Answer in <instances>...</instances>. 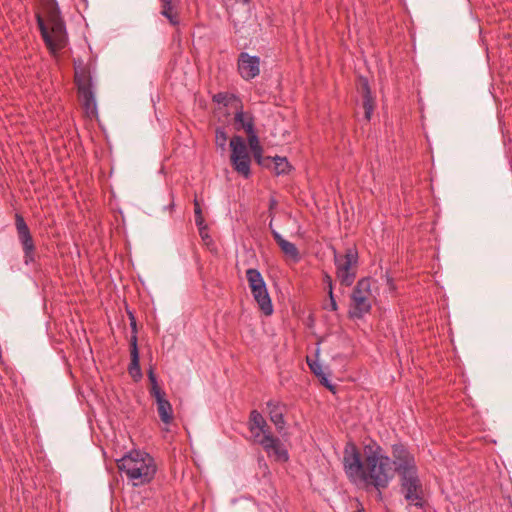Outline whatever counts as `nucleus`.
Returning <instances> with one entry per match:
<instances>
[{"label": "nucleus", "instance_id": "34", "mask_svg": "<svg viewBox=\"0 0 512 512\" xmlns=\"http://www.w3.org/2000/svg\"><path fill=\"white\" fill-rule=\"evenodd\" d=\"M328 295H329V300H330L329 308L332 311H336L338 309V305H337V302L335 300L334 293L331 292V294H328Z\"/></svg>", "mask_w": 512, "mask_h": 512}, {"label": "nucleus", "instance_id": "1", "mask_svg": "<svg viewBox=\"0 0 512 512\" xmlns=\"http://www.w3.org/2000/svg\"><path fill=\"white\" fill-rule=\"evenodd\" d=\"M343 467L351 481H362L378 491L386 489L394 478L392 460L376 442L364 446L363 457L355 444L348 443L344 449Z\"/></svg>", "mask_w": 512, "mask_h": 512}, {"label": "nucleus", "instance_id": "28", "mask_svg": "<svg viewBox=\"0 0 512 512\" xmlns=\"http://www.w3.org/2000/svg\"><path fill=\"white\" fill-rule=\"evenodd\" d=\"M193 202L196 226H203L206 223L202 215V209L200 207L199 201L197 200V198H195Z\"/></svg>", "mask_w": 512, "mask_h": 512}, {"label": "nucleus", "instance_id": "8", "mask_svg": "<svg viewBox=\"0 0 512 512\" xmlns=\"http://www.w3.org/2000/svg\"><path fill=\"white\" fill-rule=\"evenodd\" d=\"M400 489L410 506L423 509L426 506L424 489L418 471L400 476Z\"/></svg>", "mask_w": 512, "mask_h": 512}, {"label": "nucleus", "instance_id": "16", "mask_svg": "<svg viewBox=\"0 0 512 512\" xmlns=\"http://www.w3.org/2000/svg\"><path fill=\"white\" fill-rule=\"evenodd\" d=\"M247 128H248V144H249V147L253 153V156L256 160V162L263 166V167H268V164H267V161H270L271 160V157H263L262 156V147L260 145V142H259V139H258V136L256 134V131L255 130H251V126L250 125H247Z\"/></svg>", "mask_w": 512, "mask_h": 512}, {"label": "nucleus", "instance_id": "7", "mask_svg": "<svg viewBox=\"0 0 512 512\" xmlns=\"http://www.w3.org/2000/svg\"><path fill=\"white\" fill-rule=\"evenodd\" d=\"M75 83L86 115L91 118L95 117L97 115V104L93 91L92 78L86 68H75Z\"/></svg>", "mask_w": 512, "mask_h": 512}, {"label": "nucleus", "instance_id": "15", "mask_svg": "<svg viewBox=\"0 0 512 512\" xmlns=\"http://www.w3.org/2000/svg\"><path fill=\"white\" fill-rule=\"evenodd\" d=\"M130 357L131 361L128 367V372L135 381H138L142 378V371L140 368L137 338L135 336H131L130 338Z\"/></svg>", "mask_w": 512, "mask_h": 512}, {"label": "nucleus", "instance_id": "20", "mask_svg": "<svg viewBox=\"0 0 512 512\" xmlns=\"http://www.w3.org/2000/svg\"><path fill=\"white\" fill-rule=\"evenodd\" d=\"M234 122L236 129H243L246 134H248L247 125L251 126V130H255L253 116L248 112H244L243 110H239L235 113Z\"/></svg>", "mask_w": 512, "mask_h": 512}, {"label": "nucleus", "instance_id": "35", "mask_svg": "<svg viewBox=\"0 0 512 512\" xmlns=\"http://www.w3.org/2000/svg\"><path fill=\"white\" fill-rule=\"evenodd\" d=\"M277 204H278V202L274 197L270 198V200H269V216H274L273 210L276 208Z\"/></svg>", "mask_w": 512, "mask_h": 512}, {"label": "nucleus", "instance_id": "26", "mask_svg": "<svg viewBox=\"0 0 512 512\" xmlns=\"http://www.w3.org/2000/svg\"><path fill=\"white\" fill-rule=\"evenodd\" d=\"M228 135L223 127H217L215 130V144L222 151L226 149Z\"/></svg>", "mask_w": 512, "mask_h": 512}, {"label": "nucleus", "instance_id": "3", "mask_svg": "<svg viewBox=\"0 0 512 512\" xmlns=\"http://www.w3.org/2000/svg\"><path fill=\"white\" fill-rule=\"evenodd\" d=\"M117 467L124 473L133 486L145 485L154 478L156 465L146 452L134 450L117 460Z\"/></svg>", "mask_w": 512, "mask_h": 512}, {"label": "nucleus", "instance_id": "37", "mask_svg": "<svg viewBox=\"0 0 512 512\" xmlns=\"http://www.w3.org/2000/svg\"><path fill=\"white\" fill-rule=\"evenodd\" d=\"M360 507L355 512H364V509L362 505H359Z\"/></svg>", "mask_w": 512, "mask_h": 512}, {"label": "nucleus", "instance_id": "36", "mask_svg": "<svg viewBox=\"0 0 512 512\" xmlns=\"http://www.w3.org/2000/svg\"><path fill=\"white\" fill-rule=\"evenodd\" d=\"M271 219H270V222H269V229L270 231L272 232L274 229V225H273V220H274V216H270Z\"/></svg>", "mask_w": 512, "mask_h": 512}, {"label": "nucleus", "instance_id": "27", "mask_svg": "<svg viewBox=\"0 0 512 512\" xmlns=\"http://www.w3.org/2000/svg\"><path fill=\"white\" fill-rule=\"evenodd\" d=\"M236 97L233 94L227 93V92H219L215 95H213V102L217 104H222L224 106H228L232 100H234Z\"/></svg>", "mask_w": 512, "mask_h": 512}, {"label": "nucleus", "instance_id": "24", "mask_svg": "<svg viewBox=\"0 0 512 512\" xmlns=\"http://www.w3.org/2000/svg\"><path fill=\"white\" fill-rule=\"evenodd\" d=\"M148 379L150 381L151 387H150V395L154 398L156 396H160L164 394L165 392L160 388L158 385L156 374L153 370V368H150L148 371Z\"/></svg>", "mask_w": 512, "mask_h": 512}, {"label": "nucleus", "instance_id": "18", "mask_svg": "<svg viewBox=\"0 0 512 512\" xmlns=\"http://www.w3.org/2000/svg\"><path fill=\"white\" fill-rule=\"evenodd\" d=\"M272 236L275 242L278 244L281 251L294 262L300 260V253L296 245L288 240L284 239L277 230L272 231Z\"/></svg>", "mask_w": 512, "mask_h": 512}, {"label": "nucleus", "instance_id": "6", "mask_svg": "<svg viewBox=\"0 0 512 512\" xmlns=\"http://www.w3.org/2000/svg\"><path fill=\"white\" fill-rule=\"evenodd\" d=\"M334 264L336 267V277L341 285L351 286L357 276L358 251L355 247H349L345 253L341 254L333 249Z\"/></svg>", "mask_w": 512, "mask_h": 512}, {"label": "nucleus", "instance_id": "10", "mask_svg": "<svg viewBox=\"0 0 512 512\" xmlns=\"http://www.w3.org/2000/svg\"><path fill=\"white\" fill-rule=\"evenodd\" d=\"M391 454L393 457L392 464L395 465L393 470L398 473L399 477L418 471L413 454L404 444H393Z\"/></svg>", "mask_w": 512, "mask_h": 512}, {"label": "nucleus", "instance_id": "4", "mask_svg": "<svg viewBox=\"0 0 512 512\" xmlns=\"http://www.w3.org/2000/svg\"><path fill=\"white\" fill-rule=\"evenodd\" d=\"M248 428L254 442L261 445L269 457H273L276 461L280 462L288 461V451L280 439L272 434L267 421L259 411L252 410L250 412Z\"/></svg>", "mask_w": 512, "mask_h": 512}, {"label": "nucleus", "instance_id": "21", "mask_svg": "<svg viewBox=\"0 0 512 512\" xmlns=\"http://www.w3.org/2000/svg\"><path fill=\"white\" fill-rule=\"evenodd\" d=\"M161 1V14L166 17L169 22L176 26L179 24V17L177 12L174 10L172 0H160Z\"/></svg>", "mask_w": 512, "mask_h": 512}, {"label": "nucleus", "instance_id": "33", "mask_svg": "<svg viewBox=\"0 0 512 512\" xmlns=\"http://www.w3.org/2000/svg\"><path fill=\"white\" fill-rule=\"evenodd\" d=\"M318 378L320 379L322 385H324L329 390L334 391V386L330 383L327 375L324 372H322V375Z\"/></svg>", "mask_w": 512, "mask_h": 512}, {"label": "nucleus", "instance_id": "19", "mask_svg": "<svg viewBox=\"0 0 512 512\" xmlns=\"http://www.w3.org/2000/svg\"><path fill=\"white\" fill-rule=\"evenodd\" d=\"M361 91H362V106L364 108V118L366 121H370L371 116L374 111L375 107V99L372 96L369 83L366 79L362 80L361 84Z\"/></svg>", "mask_w": 512, "mask_h": 512}, {"label": "nucleus", "instance_id": "22", "mask_svg": "<svg viewBox=\"0 0 512 512\" xmlns=\"http://www.w3.org/2000/svg\"><path fill=\"white\" fill-rule=\"evenodd\" d=\"M274 164V171L276 175H284L290 171V164L285 157L275 156L271 157L270 161H267L268 167Z\"/></svg>", "mask_w": 512, "mask_h": 512}, {"label": "nucleus", "instance_id": "17", "mask_svg": "<svg viewBox=\"0 0 512 512\" xmlns=\"http://www.w3.org/2000/svg\"><path fill=\"white\" fill-rule=\"evenodd\" d=\"M157 405V412L160 420L166 424L170 425L173 422V408L171 403L166 398V393L154 397Z\"/></svg>", "mask_w": 512, "mask_h": 512}, {"label": "nucleus", "instance_id": "25", "mask_svg": "<svg viewBox=\"0 0 512 512\" xmlns=\"http://www.w3.org/2000/svg\"><path fill=\"white\" fill-rule=\"evenodd\" d=\"M148 379L150 381L151 387H150V395L154 398L156 396H160L164 394L165 392L160 388L158 385L156 374L153 370V368H150L148 371Z\"/></svg>", "mask_w": 512, "mask_h": 512}, {"label": "nucleus", "instance_id": "30", "mask_svg": "<svg viewBox=\"0 0 512 512\" xmlns=\"http://www.w3.org/2000/svg\"><path fill=\"white\" fill-rule=\"evenodd\" d=\"M323 282L327 285L328 294H331V292H333V280L327 272L323 274Z\"/></svg>", "mask_w": 512, "mask_h": 512}, {"label": "nucleus", "instance_id": "12", "mask_svg": "<svg viewBox=\"0 0 512 512\" xmlns=\"http://www.w3.org/2000/svg\"><path fill=\"white\" fill-rule=\"evenodd\" d=\"M237 71L245 81L256 78L260 74V57L241 52L237 59Z\"/></svg>", "mask_w": 512, "mask_h": 512}, {"label": "nucleus", "instance_id": "5", "mask_svg": "<svg viewBox=\"0 0 512 512\" xmlns=\"http://www.w3.org/2000/svg\"><path fill=\"white\" fill-rule=\"evenodd\" d=\"M372 280L370 277H363L356 282L351 294L348 316L350 319H362L372 309Z\"/></svg>", "mask_w": 512, "mask_h": 512}, {"label": "nucleus", "instance_id": "31", "mask_svg": "<svg viewBox=\"0 0 512 512\" xmlns=\"http://www.w3.org/2000/svg\"><path fill=\"white\" fill-rule=\"evenodd\" d=\"M129 314V320H130V326L132 329V336H135L137 338V324L135 316L132 312H128Z\"/></svg>", "mask_w": 512, "mask_h": 512}, {"label": "nucleus", "instance_id": "23", "mask_svg": "<svg viewBox=\"0 0 512 512\" xmlns=\"http://www.w3.org/2000/svg\"><path fill=\"white\" fill-rule=\"evenodd\" d=\"M246 278L251 290L266 285L263 276L257 269L249 268L246 271Z\"/></svg>", "mask_w": 512, "mask_h": 512}, {"label": "nucleus", "instance_id": "9", "mask_svg": "<svg viewBox=\"0 0 512 512\" xmlns=\"http://www.w3.org/2000/svg\"><path fill=\"white\" fill-rule=\"evenodd\" d=\"M230 162L231 166L239 175L248 179L251 176V157L245 143L241 136H234L230 140Z\"/></svg>", "mask_w": 512, "mask_h": 512}, {"label": "nucleus", "instance_id": "2", "mask_svg": "<svg viewBox=\"0 0 512 512\" xmlns=\"http://www.w3.org/2000/svg\"><path fill=\"white\" fill-rule=\"evenodd\" d=\"M40 9L35 14L37 26L47 49L55 55L67 44L66 24L56 0H40Z\"/></svg>", "mask_w": 512, "mask_h": 512}, {"label": "nucleus", "instance_id": "32", "mask_svg": "<svg viewBox=\"0 0 512 512\" xmlns=\"http://www.w3.org/2000/svg\"><path fill=\"white\" fill-rule=\"evenodd\" d=\"M197 227H198V230H199L200 237L204 241L210 240V236L208 234V227H207V225L204 224L203 226H197Z\"/></svg>", "mask_w": 512, "mask_h": 512}, {"label": "nucleus", "instance_id": "14", "mask_svg": "<svg viewBox=\"0 0 512 512\" xmlns=\"http://www.w3.org/2000/svg\"><path fill=\"white\" fill-rule=\"evenodd\" d=\"M254 300L258 304L260 311L265 316L273 314V304L269 296L266 285L251 290Z\"/></svg>", "mask_w": 512, "mask_h": 512}, {"label": "nucleus", "instance_id": "29", "mask_svg": "<svg viewBox=\"0 0 512 512\" xmlns=\"http://www.w3.org/2000/svg\"><path fill=\"white\" fill-rule=\"evenodd\" d=\"M307 363L311 369V371L317 376L320 377L322 375L323 369L322 366L318 363V361H311L309 358L307 359Z\"/></svg>", "mask_w": 512, "mask_h": 512}, {"label": "nucleus", "instance_id": "13", "mask_svg": "<svg viewBox=\"0 0 512 512\" xmlns=\"http://www.w3.org/2000/svg\"><path fill=\"white\" fill-rule=\"evenodd\" d=\"M266 405L270 421L275 425L278 432H282L286 425V421L284 419L285 406L275 400H269Z\"/></svg>", "mask_w": 512, "mask_h": 512}, {"label": "nucleus", "instance_id": "11", "mask_svg": "<svg viewBox=\"0 0 512 512\" xmlns=\"http://www.w3.org/2000/svg\"><path fill=\"white\" fill-rule=\"evenodd\" d=\"M15 228L23 249L24 263L28 265L35 262L36 246L25 219L19 213L15 214Z\"/></svg>", "mask_w": 512, "mask_h": 512}]
</instances>
